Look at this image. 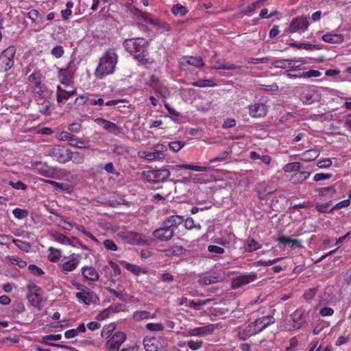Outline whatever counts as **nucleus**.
Here are the masks:
<instances>
[{
	"label": "nucleus",
	"instance_id": "obj_60",
	"mask_svg": "<svg viewBox=\"0 0 351 351\" xmlns=\"http://www.w3.org/2000/svg\"><path fill=\"white\" fill-rule=\"evenodd\" d=\"M321 72L317 70H310L309 71L303 72L300 74V76L304 78H308V77H317L321 75Z\"/></svg>",
	"mask_w": 351,
	"mask_h": 351
},
{
	"label": "nucleus",
	"instance_id": "obj_61",
	"mask_svg": "<svg viewBox=\"0 0 351 351\" xmlns=\"http://www.w3.org/2000/svg\"><path fill=\"white\" fill-rule=\"evenodd\" d=\"M146 328L150 331H162L164 329V326L162 324L159 323H149L146 325Z\"/></svg>",
	"mask_w": 351,
	"mask_h": 351
},
{
	"label": "nucleus",
	"instance_id": "obj_43",
	"mask_svg": "<svg viewBox=\"0 0 351 351\" xmlns=\"http://www.w3.org/2000/svg\"><path fill=\"white\" fill-rule=\"evenodd\" d=\"M122 265L128 271H131L132 273L134 274L136 276H138L141 272V267L138 265L128 263L126 262H123Z\"/></svg>",
	"mask_w": 351,
	"mask_h": 351
},
{
	"label": "nucleus",
	"instance_id": "obj_50",
	"mask_svg": "<svg viewBox=\"0 0 351 351\" xmlns=\"http://www.w3.org/2000/svg\"><path fill=\"white\" fill-rule=\"evenodd\" d=\"M184 226L187 230H192V229L199 230L201 228L200 224L196 225L192 217H188L185 220Z\"/></svg>",
	"mask_w": 351,
	"mask_h": 351
},
{
	"label": "nucleus",
	"instance_id": "obj_27",
	"mask_svg": "<svg viewBox=\"0 0 351 351\" xmlns=\"http://www.w3.org/2000/svg\"><path fill=\"white\" fill-rule=\"evenodd\" d=\"M182 63L184 64L192 65L195 66L197 68L202 67L204 64L203 62L202 58L200 56L197 57H187L184 59Z\"/></svg>",
	"mask_w": 351,
	"mask_h": 351
},
{
	"label": "nucleus",
	"instance_id": "obj_34",
	"mask_svg": "<svg viewBox=\"0 0 351 351\" xmlns=\"http://www.w3.org/2000/svg\"><path fill=\"white\" fill-rule=\"evenodd\" d=\"M155 317V315H151L150 313L147 311H135L133 313V318L136 322L149 318H154Z\"/></svg>",
	"mask_w": 351,
	"mask_h": 351
},
{
	"label": "nucleus",
	"instance_id": "obj_5",
	"mask_svg": "<svg viewBox=\"0 0 351 351\" xmlns=\"http://www.w3.org/2000/svg\"><path fill=\"white\" fill-rule=\"evenodd\" d=\"M143 178L149 183H158L165 182L170 176L169 169H162L158 170H149L142 173Z\"/></svg>",
	"mask_w": 351,
	"mask_h": 351
},
{
	"label": "nucleus",
	"instance_id": "obj_41",
	"mask_svg": "<svg viewBox=\"0 0 351 351\" xmlns=\"http://www.w3.org/2000/svg\"><path fill=\"white\" fill-rule=\"evenodd\" d=\"M49 253L48 254V259L53 263L57 262L60 256V251L52 247L49 248Z\"/></svg>",
	"mask_w": 351,
	"mask_h": 351
},
{
	"label": "nucleus",
	"instance_id": "obj_22",
	"mask_svg": "<svg viewBox=\"0 0 351 351\" xmlns=\"http://www.w3.org/2000/svg\"><path fill=\"white\" fill-rule=\"evenodd\" d=\"M28 302L34 307L40 310L43 306V293L27 295Z\"/></svg>",
	"mask_w": 351,
	"mask_h": 351
},
{
	"label": "nucleus",
	"instance_id": "obj_14",
	"mask_svg": "<svg viewBox=\"0 0 351 351\" xmlns=\"http://www.w3.org/2000/svg\"><path fill=\"white\" fill-rule=\"evenodd\" d=\"M175 234L174 230L167 228L165 225L156 228L152 233L154 237L160 241H169Z\"/></svg>",
	"mask_w": 351,
	"mask_h": 351
},
{
	"label": "nucleus",
	"instance_id": "obj_16",
	"mask_svg": "<svg viewBox=\"0 0 351 351\" xmlns=\"http://www.w3.org/2000/svg\"><path fill=\"white\" fill-rule=\"evenodd\" d=\"M126 336L123 332H116L107 342L110 351H119L121 344L125 341Z\"/></svg>",
	"mask_w": 351,
	"mask_h": 351
},
{
	"label": "nucleus",
	"instance_id": "obj_26",
	"mask_svg": "<svg viewBox=\"0 0 351 351\" xmlns=\"http://www.w3.org/2000/svg\"><path fill=\"white\" fill-rule=\"evenodd\" d=\"M171 169L172 171H178L179 169H189V170H193V171H207L208 168L201 167V166L184 164V165H176V166H172L171 167Z\"/></svg>",
	"mask_w": 351,
	"mask_h": 351
},
{
	"label": "nucleus",
	"instance_id": "obj_8",
	"mask_svg": "<svg viewBox=\"0 0 351 351\" xmlns=\"http://www.w3.org/2000/svg\"><path fill=\"white\" fill-rule=\"evenodd\" d=\"M300 99L305 105H311L321 99V93L315 86H306L303 88Z\"/></svg>",
	"mask_w": 351,
	"mask_h": 351
},
{
	"label": "nucleus",
	"instance_id": "obj_49",
	"mask_svg": "<svg viewBox=\"0 0 351 351\" xmlns=\"http://www.w3.org/2000/svg\"><path fill=\"white\" fill-rule=\"evenodd\" d=\"M28 293L27 295H34L35 293H43V289L34 283H29L27 287Z\"/></svg>",
	"mask_w": 351,
	"mask_h": 351
},
{
	"label": "nucleus",
	"instance_id": "obj_29",
	"mask_svg": "<svg viewBox=\"0 0 351 351\" xmlns=\"http://www.w3.org/2000/svg\"><path fill=\"white\" fill-rule=\"evenodd\" d=\"M138 18L154 26H158V27H160L159 21L158 19H152V15L149 13L139 11Z\"/></svg>",
	"mask_w": 351,
	"mask_h": 351
},
{
	"label": "nucleus",
	"instance_id": "obj_12",
	"mask_svg": "<svg viewBox=\"0 0 351 351\" xmlns=\"http://www.w3.org/2000/svg\"><path fill=\"white\" fill-rule=\"evenodd\" d=\"M257 279V274L254 272H251L247 274H243L236 276L232 279L231 287L232 289H238L250 282L255 281Z\"/></svg>",
	"mask_w": 351,
	"mask_h": 351
},
{
	"label": "nucleus",
	"instance_id": "obj_56",
	"mask_svg": "<svg viewBox=\"0 0 351 351\" xmlns=\"http://www.w3.org/2000/svg\"><path fill=\"white\" fill-rule=\"evenodd\" d=\"M51 53L55 58H60L64 53V51L61 45H57L51 49Z\"/></svg>",
	"mask_w": 351,
	"mask_h": 351
},
{
	"label": "nucleus",
	"instance_id": "obj_38",
	"mask_svg": "<svg viewBox=\"0 0 351 351\" xmlns=\"http://www.w3.org/2000/svg\"><path fill=\"white\" fill-rule=\"evenodd\" d=\"M76 93V89L73 88L71 90H63L62 94H56L57 101L58 103L66 101L69 97Z\"/></svg>",
	"mask_w": 351,
	"mask_h": 351
},
{
	"label": "nucleus",
	"instance_id": "obj_2",
	"mask_svg": "<svg viewBox=\"0 0 351 351\" xmlns=\"http://www.w3.org/2000/svg\"><path fill=\"white\" fill-rule=\"evenodd\" d=\"M118 62V55L114 48L108 49L99 59L95 75L97 79H103L115 71Z\"/></svg>",
	"mask_w": 351,
	"mask_h": 351
},
{
	"label": "nucleus",
	"instance_id": "obj_35",
	"mask_svg": "<svg viewBox=\"0 0 351 351\" xmlns=\"http://www.w3.org/2000/svg\"><path fill=\"white\" fill-rule=\"evenodd\" d=\"M84 155L77 152H71L69 150V161L71 160L75 164H82L84 162Z\"/></svg>",
	"mask_w": 351,
	"mask_h": 351
},
{
	"label": "nucleus",
	"instance_id": "obj_45",
	"mask_svg": "<svg viewBox=\"0 0 351 351\" xmlns=\"http://www.w3.org/2000/svg\"><path fill=\"white\" fill-rule=\"evenodd\" d=\"M168 145L173 152H178L185 145V142L182 141H172L169 143Z\"/></svg>",
	"mask_w": 351,
	"mask_h": 351
},
{
	"label": "nucleus",
	"instance_id": "obj_13",
	"mask_svg": "<svg viewBox=\"0 0 351 351\" xmlns=\"http://www.w3.org/2000/svg\"><path fill=\"white\" fill-rule=\"evenodd\" d=\"M249 114L252 118L265 117L268 112V106L262 102H257L247 106Z\"/></svg>",
	"mask_w": 351,
	"mask_h": 351
},
{
	"label": "nucleus",
	"instance_id": "obj_7",
	"mask_svg": "<svg viewBox=\"0 0 351 351\" xmlns=\"http://www.w3.org/2000/svg\"><path fill=\"white\" fill-rule=\"evenodd\" d=\"M77 67L73 61H70L66 68H61L58 71V77L60 82L66 86L73 84V79Z\"/></svg>",
	"mask_w": 351,
	"mask_h": 351
},
{
	"label": "nucleus",
	"instance_id": "obj_40",
	"mask_svg": "<svg viewBox=\"0 0 351 351\" xmlns=\"http://www.w3.org/2000/svg\"><path fill=\"white\" fill-rule=\"evenodd\" d=\"M305 64V61L302 59H291L289 60V66H287V68L289 69L290 71H298L300 69V67Z\"/></svg>",
	"mask_w": 351,
	"mask_h": 351
},
{
	"label": "nucleus",
	"instance_id": "obj_21",
	"mask_svg": "<svg viewBox=\"0 0 351 351\" xmlns=\"http://www.w3.org/2000/svg\"><path fill=\"white\" fill-rule=\"evenodd\" d=\"M291 319L293 322V328L294 329L300 328L305 322L304 311L301 309L296 310L291 315Z\"/></svg>",
	"mask_w": 351,
	"mask_h": 351
},
{
	"label": "nucleus",
	"instance_id": "obj_64",
	"mask_svg": "<svg viewBox=\"0 0 351 351\" xmlns=\"http://www.w3.org/2000/svg\"><path fill=\"white\" fill-rule=\"evenodd\" d=\"M50 104L48 101H44L39 106V112L43 114H49Z\"/></svg>",
	"mask_w": 351,
	"mask_h": 351
},
{
	"label": "nucleus",
	"instance_id": "obj_63",
	"mask_svg": "<svg viewBox=\"0 0 351 351\" xmlns=\"http://www.w3.org/2000/svg\"><path fill=\"white\" fill-rule=\"evenodd\" d=\"M265 1H266V0H258L257 1L253 3L252 4L247 6L246 12H247L249 13L253 12L258 8L263 5Z\"/></svg>",
	"mask_w": 351,
	"mask_h": 351
},
{
	"label": "nucleus",
	"instance_id": "obj_33",
	"mask_svg": "<svg viewBox=\"0 0 351 351\" xmlns=\"http://www.w3.org/2000/svg\"><path fill=\"white\" fill-rule=\"evenodd\" d=\"M171 10L175 16H184L189 12L187 8L180 3L174 5Z\"/></svg>",
	"mask_w": 351,
	"mask_h": 351
},
{
	"label": "nucleus",
	"instance_id": "obj_18",
	"mask_svg": "<svg viewBox=\"0 0 351 351\" xmlns=\"http://www.w3.org/2000/svg\"><path fill=\"white\" fill-rule=\"evenodd\" d=\"M143 345L146 351H166L156 338L144 339Z\"/></svg>",
	"mask_w": 351,
	"mask_h": 351
},
{
	"label": "nucleus",
	"instance_id": "obj_19",
	"mask_svg": "<svg viewBox=\"0 0 351 351\" xmlns=\"http://www.w3.org/2000/svg\"><path fill=\"white\" fill-rule=\"evenodd\" d=\"M222 280L223 278L221 274L213 272V274L200 277L198 280V283L202 285L207 286L222 281Z\"/></svg>",
	"mask_w": 351,
	"mask_h": 351
},
{
	"label": "nucleus",
	"instance_id": "obj_3",
	"mask_svg": "<svg viewBox=\"0 0 351 351\" xmlns=\"http://www.w3.org/2000/svg\"><path fill=\"white\" fill-rule=\"evenodd\" d=\"M275 321V318L272 315L258 317L254 322H251L244 331L250 336L254 335L261 332L269 325L274 324Z\"/></svg>",
	"mask_w": 351,
	"mask_h": 351
},
{
	"label": "nucleus",
	"instance_id": "obj_15",
	"mask_svg": "<svg viewBox=\"0 0 351 351\" xmlns=\"http://www.w3.org/2000/svg\"><path fill=\"white\" fill-rule=\"evenodd\" d=\"M219 324H212L205 326L192 328L189 330V334L190 336H206L213 333L215 330L219 328Z\"/></svg>",
	"mask_w": 351,
	"mask_h": 351
},
{
	"label": "nucleus",
	"instance_id": "obj_20",
	"mask_svg": "<svg viewBox=\"0 0 351 351\" xmlns=\"http://www.w3.org/2000/svg\"><path fill=\"white\" fill-rule=\"evenodd\" d=\"M75 297L79 301H82L85 304L89 305L93 301L95 293L89 289L86 288L85 289H82L80 292L76 293Z\"/></svg>",
	"mask_w": 351,
	"mask_h": 351
},
{
	"label": "nucleus",
	"instance_id": "obj_25",
	"mask_svg": "<svg viewBox=\"0 0 351 351\" xmlns=\"http://www.w3.org/2000/svg\"><path fill=\"white\" fill-rule=\"evenodd\" d=\"M322 40L326 43L339 44L343 41V36L338 34H326L322 36Z\"/></svg>",
	"mask_w": 351,
	"mask_h": 351
},
{
	"label": "nucleus",
	"instance_id": "obj_31",
	"mask_svg": "<svg viewBox=\"0 0 351 351\" xmlns=\"http://www.w3.org/2000/svg\"><path fill=\"white\" fill-rule=\"evenodd\" d=\"M310 176L308 171H301L294 173L291 178V182L293 184H296L306 180Z\"/></svg>",
	"mask_w": 351,
	"mask_h": 351
},
{
	"label": "nucleus",
	"instance_id": "obj_6",
	"mask_svg": "<svg viewBox=\"0 0 351 351\" xmlns=\"http://www.w3.org/2000/svg\"><path fill=\"white\" fill-rule=\"evenodd\" d=\"M16 53V48L9 46L0 54V71L5 72L10 70L14 65V57Z\"/></svg>",
	"mask_w": 351,
	"mask_h": 351
},
{
	"label": "nucleus",
	"instance_id": "obj_4",
	"mask_svg": "<svg viewBox=\"0 0 351 351\" xmlns=\"http://www.w3.org/2000/svg\"><path fill=\"white\" fill-rule=\"evenodd\" d=\"M69 149L62 145H56L48 147L46 154L59 163L69 162Z\"/></svg>",
	"mask_w": 351,
	"mask_h": 351
},
{
	"label": "nucleus",
	"instance_id": "obj_9",
	"mask_svg": "<svg viewBox=\"0 0 351 351\" xmlns=\"http://www.w3.org/2000/svg\"><path fill=\"white\" fill-rule=\"evenodd\" d=\"M167 151V147L163 144H157L153 147V152H143L141 157L148 161L160 160L165 158V152Z\"/></svg>",
	"mask_w": 351,
	"mask_h": 351
},
{
	"label": "nucleus",
	"instance_id": "obj_36",
	"mask_svg": "<svg viewBox=\"0 0 351 351\" xmlns=\"http://www.w3.org/2000/svg\"><path fill=\"white\" fill-rule=\"evenodd\" d=\"M317 193H318L320 196H328L332 197L335 193L336 190L334 186H328V187H322L319 188L315 190Z\"/></svg>",
	"mask_w": 351,
	"mask_h": 351
},
{
	"label": "nucleus",
	"instance_id": "obj_46",
	"mask_svg": "<svg viewBox=\"0 0 351 351\" xmlns=\"http://www.w3.org/2000/svg\"><path fill=\"white\" fill-rule=\"evenodd\" d=\"M192 85L197 87L214 86L215 84L211 80H200L192 83Z\"/></svg>",
	"mask_w": 351,
	"mask_h": 351
},
{
	"label": "nucleus",
	"instance_id": "obj_24",
	"mask_svg": "<svg viewBox=\"0 0 351 351\" xmlns=\"http://www.w3.org/2000/svg\"><path fill=\"white\" fill-rule=\"evenodd\" d=\"M83 276L90 281H97L99 279V274L93 267H84L82 268Z\"/></svg>",
	"mask_w": 351,
	"mask_h": 351
},
{
	"label": "nucleus",
	"instance_id": "obj_55",
	"mask_svg": "<svg viewBox=\"0 0 351 351\" xmlns=\"http://www.w3.org/2000/svg\"><path fill=\"white\" fill-rule=\"evenodd\" d=\"M168 252L171 255H180L185 253L186 249L182 246L175 245L169 249Z\"/></svg>",
	"mask_w": 351,
	"mask_h": 351
},
{
	"label": "nucleus",
	"instance_id": "obj_17",
	"mask_svg": "<svg viewBox=\"0 0 351 351\" xmlns=\"http://www.w3.org/2000/svg\"><path fill=\"white\" fill-rule=\"evenodd\" d=\"M95 121L98 125H102L104 129L114 134L117 135L121 132V129L119 127H118L115 123L106 119L103 118H97L95 119Z\"/></svg>",
	"mask_w": 351,
	"mask_h": 351
},
{
	"label": "nucleus",
	"instance_id": "obj_54",
	"mask_svg": "<svg viewBox=\"0 0 351 351\" xmlns=\"http://www.w3.org/2000/svg\"><path fill=\"white\" fill-rule=\"evenodd\" d=\"M12 213L14 216L19 219L25 218L28 215V213L26 210H23L19 208H14L12 211Z\"/></svg>",
	"mask_w": 351,
	"mask_h": 351
},
{
	"label": "nucleus",
	"instance_id": "obj_47",
	"mask_svg": "<svg viewBox=\"0 0 351 351\" xmlns=\"http://www.w3.org/2000/svg\"><path fill=\"white\" fill-rule=\"evenodd\" d=\"M154 90L160 94L162 97H167L170 95L169 90L164 86H162L160 83L155 87Z\"/></svg>",
	"mask_w": 351,
	"mask_h": 351
},
{
	"label": "nucleus",
	"instance_id": "obj_37",
	"mask_svg": "<svg viewBox=\"0 0 351 351\" xmlns=\"http://www.w3.org/2000/svg\"><path fill=\"white\" fill-rule=\"evenodd\" d=\"M261 247V245L259 244V243L255 241L254 239H249L246 241L245 249V251L251 252L260 249Z\"/></svg>",
	"mask_w": 351,
	"mask_h": 351
},
{
	"label": "nucleus",
	"instance_id": "obj_32",
	"mask_svg": "<svg viewBox=\"0 0 351 351\" xmlns=\"http://www.w3.org/2000/svg\"><path fill=\"white\" fill-rule=\"evenodd\" d=\"M79 260L76 258H73L62 265V269L64 271H72L77 267Z\"/></svg>",
	"mask_w": 351,
	"mask_h": 351
},
{
	"label": "nucleus",
	"instance_id": "obj_10",
	"mask_svg": "<svg viewBox=\"0 0 351 351\" xmlns=\"http://www.w3.org/2000/svg\"><path fill=\"white\" fill-rule=\"evenodd\" d=\"M122 239L130 245H149V242L145 236L136 232H125L121 234Z\"/></svg>",
	"mask_w": 351,
	"mask_h": 351
},
{
	"label": "nucleus",
	"instance_id": "obj_62",
	"mask_svg": "<svg viewBox=\"0 0 351 351\" xmlns=\"http://www.w3.org/2000/svg\"><path fill=\"white\" fill-rule=\"evenodd\" d=\"M203 342L202 341L190 340L187 342V346L192 350H197L202 346Z\"/></svg>",
	"mask_w": 351,
	"mask_h": 351
},
{
	"label": "nucleus",
	"instance_id": "obj_1",
	"mask_svg": "<svg viewBox=\"0 0 351 351\" xmlns=\"http://www.w3.org/2000/svg\"><path fill=\"white\" fill-rule=\"evenodd\" d=\"M149 42L143 38H132L125 39L123 43L125 49L143 65L152 64L154 60L147 58Z\"/></svg>",
	"mask_w": 351,
	"mask_h": 351
},
{
	"label": "nucleus",
	"instance_id": "obj_53",
	"mask_svg": "<svg viewBox=\"0 0 351 351\" xmlns=\"http://www.w3.org/2000/svg\"><path fill=\"white\" fill-rule=\"evenodd\" d=\"M38 171L40 175L48 178L51 177L54 173V169L47 166L40 168Z\"/></svg>",
	"mask_w": 351,
	"mask_h": 351
},
{
	"label": "nucleus",
	"instance_id": "obj_48",
	"mask_svg": "<svg viewBox=\"0 0 351 351\" xmlns=\"http://www.w3.org/2000/svg\"><path fill=\"white\" fill-rule=\"evenodd\" d=\"M210 301H211L210 299H206L204 300H199L198 302H195L194 300H191L188 304V306L194 308L196 310L200 309V306H204L207 304Z\"/></svg>",
	"mask_w": 351,
	"mask_h": 351
},
{
	"label": "nucleus",
	"instance_id": "obj_30",
	"mask_svg": "<svg viewBox=\"0 0 351 351\" xmlns=\"http://www.w3.org/2000/svg\"><path fill=\"white\" fill-rule=\"evenodd\" d=\"M319 155L317 149H311L306 150L302 154L301 160L305 162H309L315 160Z\"/></svg>",
	"mask_w": 351,
	"mask_h": 351
},
{
	"label": "nucleus",
	"instance_id": "obj_51",
	"mask_svg": "<svg viewBox=\"0 0 351 351\" xmlns=\"http://www.w3.org/2000/svg\"><path fill=\"white\" fill-rule=\"evenodd\" d=\"M111 312H116L112 307H110L108 308L103 310L100 313L97 315V319L101 321L107 319L109 317Z\"/></svg>",
	"mask_w": 351,
	"mask_h": 351
},
{
	"label": "nucleus",
	"instance_id": "obj_57",
	"mask_svg": "<svg viewBox=\"0 0 351 351\" xmlns=\"http://www.w3.org/2000/svg\"><path fill=\"white\" fill-rule=\"evenodd\" d=\"M272 66L275 68L286 69L289 66V60H276L272 62Z\"/></svg>",
	"mask_w": 351,
	"mask_h": 351
},
{
	"label": "nucleus",
	"instance_id": "obj_28",
	"mask_svg": "<svg viewBox=\"0 0 351 351\" xmlns=\"http://www.w3.org/2000/svg\"><path fill=\"white\" fill-rule=\"evenodd\" d=\"M51 235L56 241L60 243L69 245H74L73 240H71V239L68 238L67 237L60 232H51Z\"/></svg>",
	"mask_w": 351,
	"mask_h": 351
},
{
	"label": "nucleus",
	"instance_id": "obj_52",
	"mask_svg": "<svg viewBox=\"0 0 351 351\" xmlns=\"http://www.w3.org/2000/svg\"><path fill=\"white\" fill-rule=\"evenodd\" d=\"M114 329L115 326L114 324H110L108 326H106L101 331V337L108 338Z\"/></svg>",
	"mask_w": 351,
	"mask_h": 351
},
{
	"label": "nucleus",
	"instance_id": "obj_39",
	"mask_svg": "<svg viewBox=\"0 0 351 351\" xmlns=\"http://www.w3.org/2000/svg\"><path fill=\"white\" fill-rule=\"evenodd\" d=\"M302 167V164L298 162H293L286 164L283 167V171L286 173L299 171Z\"/></svg>",
	"mask_w": 351,
	"mask_h": 351
},
{
	"label": "nucleus",
	"instance_id": "obj_59",
	"mask_svg": "<svg viewBox=\"0 0 351 351\" xmlns=\"http://www.w3.org/2000/svg\"><path fill=\"white\" fill-rule=\"evenodd\" d=\"M317 291H318L317 287L310 288L305 291V293L304 294V298L306 300H311L315 297Z\"/></svg>",
	"mask_w": 351,
	"mask_h": 351
},
{
	"label": "nucleus",
	"instance_id": "obj_58",
	"mask_svg": "<svg viewBox=\"0 0 351 351\" xmlns=\"http://www.w3.org/2000/svg\"><path fill=\"white\" fill-rule=\"evenodd\" d=\"M28 270L36 276H41L44 274L43 269L34 264L29 265L28 266Z\"/></svg>",
	"mask_w": 351,
	"mask_h": 351
},
{
	"label": "nucleus",
	"instance_id": "obj_23",
	"mask_svg": "<svg viewBox=\"0 0 351 351\" xmlns=\"http://www.w3.org/2000/svg\"><path fill=\"white\" fill-rule=\"evenodd\" d=\"M184 219L182 216L172 215L166 218L163 221V224L165 225L167 228L174 230L178 228L179 225L182 223Z\"/></svg>",
	"mask_w": 351,
	"mask_h": 351
},
{
	"label": "nucleus",
	"instance_id": "obj_11",
	"mask_svg": "<svg viewBox=\"0 0 351 351\" xmlns=\"http://www.w3.org/2000/svg\"><path fill=\"white\" fill-rule=\"evenodd\" d=\"M309 26V22L306 17L298 16L293 19L289 27L285 30L288 34L298 32H304Z\"/></svg>",
	"mask_w": 351,
	"mask_h": 351
},
{
	"label": "nucleus",
	"instance_id": "obj_44",
	"mask_svg": "<svg viewBox=\"0 0 351 351\" xmlns=\"http://www.w3.org/2000/svg\"><path fill=\"white\" fill-rule=\"evenodd\" d=\"M25 310V305L21 301H16L12 305V312L13 315H18L24 312Z\"/></svg>",
	"mask_w": 351,
	"mask_h": 351
},
{
	"label": "nucleus",
	"instance_id": "obj_42",
	"mask_svg": "<svg viewBox=\"0 0 351 351\" xmlns=\"http://www.w3.org/2000/svg\"><path fill=\"white\" fill-rule=\"evenodd\" d=\"M12 242L17 246L20 250L24 252H29L31 245L29 243L23 241L20 239H12Z\"/></svg>",
	"mask_w": 351,
	"mask_h": 351
}]
</instances>
